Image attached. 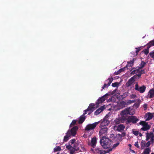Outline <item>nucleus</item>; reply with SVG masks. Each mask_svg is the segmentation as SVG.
<instances>
[{
  "label": "nucleus",
  "mask_w": 154,
  "mask_h": 154,
  "mask_svg": "<svg viewBox=\"0 0 154 154\" xmlns=\"http://www.w3.org/2000/svg\"><path fill=\"white\" fill-rule=\"evenodd\" d=\"M154 113L148 112V117L146 119V120H149L151 119L152 117H154Z\"/></svg>",
  "instance_id": "24"
},
{
  "label": "nucleus",
  "mask_w": 154,
  "mask_h": 154,
  "mask_svg": "<svg viewBox=\"0 0 154 154\" xmlns=\"http://www.w3.org/2000/svg\"><path fill=\"white\" fill-rule=\"evenodd\" d=\"M78 129L77 126H75L72 128L71 130H69L66 133V135L64 137L63 141L67 142L69 138L71 136H75L76 134V131Z\"/></svg>",
  "instance_id": "2"
},
{
  "label": "nucleus",
  "mask_w": 154,
  "mask_h": 154,
  "mask_svg": "<svg viewBox=\"0 0 154 154\" xmlns=\"http://www.w3.org/2000/svg\"><path fill=\"white\" fill-rule=\"evenodd\" d=\"M136 100H128L127 102H125L124 101H122L121 102L120 104L122 105H129L130 104L132 103H134L135 102Z\"/></svg>",
  "instance_id": "19"
},
{
  "label": "nucleus",
  "mask_w": 154,
  "mask_h": 154,
  "mask_svg": "<svg viewBox=\"0 0 154 154\" xmlns=\"http://www.w3.org/2000/svg\"><path fill=\"white\" fill-rule=\"evenodd\" d=\"M109 95V94L107 93L101 97L97 101L96 103V104L98 105L100 103H101L104 102L107 99V98L106 97Z\"/></svg>",
  "instance_id": "11"
},
{
  "label": "nucleus",
  "mask_w": 154,
  "mask_h": 154,
  "mask_svg": "<svg viewBox=\"0 0 154 154\" xmlns=\"http://www.w3.org/2000/svg\"><path fill=\"white\" fill-rule=\"evenodd\" d=\"M61 150V148L59 146H57L54 148V151L55 152L59 151Z\"/></svg>",
  "instance_id": "33"
},
{
  "label": "nucleus",
  "mask_w": 154,
  "mask_h": 154,
  "mask_svg": "<svg viewBox=\"0 0 154 154\" xmlns=\"http://www.w3.org/2000/svg\"><path fill=\"white\" fill-rule=\"evenodd\" d=\"M133 133L136 136H137L139 134V132L138 131H133Z\"/></svg>",
  "instance_id": "43"
},
{
  "label": "nucleus",
  "mask_w": 154,
  "mask_h": 154,
  "mask_svg": "<svg viewBox=\"0 0 154 154\" xmlns=\"http://www.w3.org/2000/svg\"><path fill=\"white\" fill-rule=\"evenodd\" d=\"M138 74L136 75L135 76V78H136V76H138L139 78H140L141 77V75H142L139 72H138Z\"/></svg>",
  "instance_id": "47"
},
{
  "label": "nucleus",
  "mask_w": 154,
  "mask_h": 154,
  "mask_svg": "<svg viewBox=\"0 0 154 154\" xmlns=\"http://www.w3.org/2000/svg\"><path fill=\"white\" fill-rule=\"evenodd\" d=\"M134 145L138 148L139 147V146H138V142H136L135 143Z\"/></svg>",
  "instance_id": "46"
},
{
  "label": "nucleus",
  "mask_w": 154,
  "mask_h": 154,
  "mask_svg": "<svg viewBox=\"0 0 154 154\" xmlns=\"http://www.w3.org/2000/svg\"><path fill=\"white\" fill-rule=\"evenodd\" d=\"M125 128V125L123 124H120L117 127L116 130L118 131L122 132Z\"/></svg>",
  "instance_id": "15"
},
{
  "label": "nucleus",
  "mask_w": 154,
  "mask_h": 154,
  "mask_svg": "<svg viewBox=\"0 0 154 154\" xmlns=\"http://www.w3.org/2000/svg\"><path fill=\"white\" fill-rule=\"evenodd\" d=\"M150 125H148V123H147L143 126V127L141 128L140 130L143 131H147L150 128Z\"/></svg>",
  "instance_id": "21"
},
{
  "label": "nucleus",
  "mask_w": 154,
  "mask_h": 154,
  "mask_svg": "<svg viewBox=\"0 0 154 154\" xmlns=\"http://www.w3.org/2000/svg\"><path fill=\"white\" fill-rule=\"evenodd\" d=\"M143 107L145 109H146L147 108V105L146 104H145L143 105Z\"/></svg>",
  "instance_id": "50"
},
{
  "label": "nucleus",
  "mask_w": 154,
  "mask_h": 154,
  "mask_svg": "<svg viewBox=\"0 0 154 154\" xmlns=\"http://www.w3.org/2000/svg\"><path fill=\"white\" fill-rule=\"evenodd\" d=\"M146 71V69H143V70H141L140 71V69H139V71L138 72H139L141 74H144L145 73V71Z\"/></svg>",
  "instance_id": "40"
},
{
  "label": "nucleus",
  "mask_w": 154,
  "mask_h": 154,
  "mask_svg": "<svg viewBox=\"0 0 154 154\" xmlns=\"http://www.w3.org/2000/svg\"><path fill=\"white\" fill-rule=\"evenodd\" d=\"M82 149H80L79 151L81 152L84 151L85 150L84 147L83 146H81Z\"/></svg>",
  "instance_id": "49"
},
{
  "label": "nucleus",
  "mask_w": 154,
  "mask_h": 154,
  "mask_svg": "<svg viewBox=\"0 0 154 154\" xmlns=\"http://www.w3.org/2000/svg\"><path fill=\"white\" fill-rule=\"evenodd\" d=\"M150 151L151 149L149 148H147L144 150L142 154H149Z\"/></svg>",
  "instance_id": "27"
},
{
  "label": "nucleus",
  "mask_w": 154,
  "mask_h": 154,
  "mask_svg": "<svg viewBox=\"0 0 154 154\" xmlns=\"http://www.w3.org/2000/svg\"><path fill=\"white\" fill-rule=\"evenodd\" d=\"M70 151V154H73L75 151H76L73 147L72 146L71 149L69 150Z\"/></svg>",
  "instance_id": "30"
},
{
  "label": "nucleus",
  "mask_w": 154,
  "mask_h": 154,
  "mask_svg": "<svg viewBox=\"0 0 154 154\" xmlns=\"http://www.w3.org/2000/svg\"><path fill=\"white\" fill-rule=\"evenodd\" d=\"M130 145H131L130 144H129V146H130Z\"/></svg>",
  "instance_id": "58"
},
{
  "label": "nucleus",
  "mask_w": 154,
  "mask_h": 154,
  "mask_svg": "<svg viewBox=\"0 0 154 154\" xmlns=\"http://www.w3.org/2000/svg\"><path fill=\"white\" fill-rule=\"evenodd\" d=\"M148 95L150 98H152L154 96V90L153 89H151L149 92Z\"/></svg>",
  "instance_id": "23"
},
{
  "label": "nucleus",
  "mask_w": 154,
  "mask_h": 154,
  "mask_svg": "<svg viewBox=\"0 0 154 154\" xmlns=\"http://www.w3.org/2000/svg\"><path fill=\"white\" fill-rule=\"evenodd\" d=\"M112 85L113 87H118L119 85V83L118 82H115L112 83Z\"/></svg>",
  "instance_id": "32"
},
{
  "label": "nucleus",
  "mask_w": 154,
  "mask_h": 154,
  "mask_svg": "<svg viewBox=\"0 0 154 154\" xmlns=\"http://www.w3.org/2000/svg\"><path fill=\"white\" fill-rule=\"evenodd\" d=\"M149 48L147 47V48L143 50V52L146 55H147L149 53Z\"/></svg>",
  "instance_id": "31"
},
{
  "label": "nucleus",
  "mask_w": 154,
  "mask_h": 154,
  "mask_svg": "<svg viewBox=\"0 0 154 154\" xmlns=\"http://www.w3.org/2000/svg\"><path fill=\"white\" fill-rule=\"evenodd\" d=\"M125 68L126 67H124V68L120 69L117 72H115V75H117L118 74H119L122 72L124 71L125 70Z\"/></svg>",
  "instance_id": "28"
},
{
  "label": "nucleus",
  "mask_w": 154,
  "mask_h": 154,
  "mask_svg": "<svg viewBox=\"0 0 154 154\" xmlns=\"http://www.w3.org/2000/svg\"><path fill=\"white\" fill-rule=\"evenodd\" d=\"M95 105L93 103L90 104L87 109L85 110V112H86L88 111H92L93 112L94 110Z\"/></svg>",
  "instance_id": "16"
},
{
  "label": "nucleus",
  "mask_w": 154,
  "mask_h": 154,
  "mask_svg": "<svg viewBox=\"0 0 154 154\" xmlns=\"http://www.w3.org/2000/svg\"><path fill=\"white\" fill-rule=\"evenodd\" d=\"M79 143V141L78 140L75 142L73 145V147L75 149H76V150L78 151L79 150V148L78 147V146Z\"/></svg>",
  "instance_id": "22"
},
{
  "label": "nucleus",
  "mask_w": 154,
  "mask_h": 154,
  "mask_svg": "<svg viewBox=\"0 0 154 154\" xmlns=\"http://www.w3.org/2000/svg\"><path fill=\"white\" fill-rule=\"evenodd\" d=\"M142 48V47H140L138 48H136V49H137L136 51V55H137L139 51L141 50Z\"/></svg>",
  "instance_id": "37"
},
{
  "label": "nucleus",
  "mask_w": 154,
  "mask_h": 154,
  "mask_svg": "<svg viewBox=\"0 0 154 154\" xmlns=\"http://www.w3.org/2000/svg\"><path fill=\"white\" fill-rule=\"evenodd\" d=\"M75 141V139H72L69 142V143L70 145H72L73 144H74Z\"/></svg>",
  "instance_id": "38"
},
{
  "label": "nucleus",
  "mask_w": 154,
  "mask_h": 154,
  "mask_svg": "<svg viewBox=\"0 0 154 154\" xmlns=\"http://www.w3.org/2000/svg\"><path fill=\"white\" fill-rule=\"evenodd\" d=\"M88 112H89L88 113V115H90L93 112L92 111H88Z\"/></svg>",
  "instance_id": "53"
},
{
  "label": "nucleus",
  "mask_w": 154,
  "mask_h": 154,
  "mask_svg": "<svg viewBox=\"0 0 154 154\" xmlns=\"http://www.w3.org/2000/svg\"><path fill=\"white\" fill-rule=\"evenodd\" d=\"M126 120L123 118L122 116L116 118L114 121V123L116 124H119L120 123H123L126 122Z\"/></svg>",
  "instance_id": "10"
},
{
  "label": "nucleus",
  "mask_w": 154,
  "mask_h": 154,
  "mask_svg": "<svg viewBox=\"0 0 154 154\" xmlns=\"http://www.w3.org/2000/svg\"><path fill=\"white\" fill-rule=\"evenodd\" d=\"M100 143L103 148L109 149L106 150V152H109L112 150V147L113 145V142L109 138L102 137L100 139Z\"/></svg>",
  "instance_id": "1"
},
{
  "label": "nucleus",
  "mask_w": 154,
  "mask_h": 154,
  "mask_svg": "<svg viewBox=\"0 0 154 154\" xmlns=\"http://www.w3.org/2000/svg\"><path fill=\"white\" fill-rule=\"evenodd\" d=\"M100 124L99 127L100 128H103L106 127L108 126L110 122L107 118H106V116L103 120L99 121Z\"/></svg>",
  "instance_id": "6"
},
{
  "label": "nucleus",
  "mask_w": 154,
  "mask_h": 154,
  "mask_svg": "<svg viewBox=\"0 0 154 154\" xmlns=\"http://www.w3.org/2000/svg\"><path fill=\"white\" fill-rule=\"evenodd\" d=\"M151 154H154V153H151Z\"/></svg>",
  "instance_id": "56"
},
{
  "label": "nucleus",
  "mask_w": 154,
  "mask_h": 154,
  "mask_svg": "<svg viewBox=\"0 0 154 154\" xmlns=\"http://www.w3.org/2000/svg\"><path fill=\"white\" fill-rule=\"evenodd\" d=\"M149 48L152 46H154V39L149 42L146 45Z\"/></svg>",
  "instance_id": "26"
},
{
  "label": "nucleus",
  "mask_w": 154,
  "mask_h": 154,
  "mask_svg": "<svg viewBox=\"0 0 154 154\" xmlns=\"http://www.w3.org/2000/svg\"><path fill=\"white\" fill-rule=\"evenodd\" d=\"M152 52H154V51H152Z\"/></svg>",
  "instance_id": "57"
},
{
  "label": "nucleus",
  "mask_w": 154,
  "mask_h": 154,
  "mask_svg": "<svg viewBox=\"0 0 154 154\" xmlns=\"http://www.w3.org/2000/svg\"><path fill=\"white\" fill-rule=\"evenodd\" d=\"M95 153L97 154H105L106 151L104 150L101 148L97 147L95 149Z\"/></svg>",
  "instance_id": "13"
},
{
  "label": "nucleus",
  "mask_w": 154,
  "mask_h": 154,
  "mask_svg": "<svg viewBox=\"0 0 154 154\" xmlns=\"http://www.w3.org/2000/svg\"><path fill=\"white\" fill-rule=\"evenodd\" d=\"M130 107H127L125 109L122 111L120 113V115L121 116L125 119L126 120L128 117V115H131L130 112Z\"/></svg>",
  "instance_id": "4"
},
{
  "label": "nucleus",
  "mask_w": 154,
  "mask_h": 154,
  "mask_svg": "<svg viewBox=\"0 0 154 154\" xmlns=\"http://www.w3.org/2000/svg\"><path fill=\"white\" fill-rule=\"evenodd\" d=\"M125 135V133H123L122 134V136H124Z\"/></svg>",
  "instance_id": "54"
},
{
  "label": "nucleus",
  "mask_w": 154,
  "mask_h": 154,
  "mask_svg": "<svg viewBox=\"0 0 154 154\" xmlns=\"http://www.w3.org/2000/svg\"><path fill=\"white\" fill-rule=\"evenodd\" d=\"M119 144V143H117L116 144H115L113 146V147H115L117 146Z\"/></svg>",
  "instance_id": "48"
},
{
  "label": "nucleus",
  "mask_w": 154,
  "mask_h": 154,
  "mask_svg": "<svg viewBox=\"0 0 154 154\" xmlns=\"http://www.w3.org/2000/svg\"><path fill=\"white\" fill-rule=\"evenodd\" d=\"M86 114V112H84L83 113V114L80 117L79 120L78 122V123L79 124L82 123L86 119V117L85 116V115Z\"/></svg>",
  "instance_id": "17"
},
{
  "label": "nucleus",
  "mask_w": 154,
  "mask_h": 154,
  "mask_svg": "<svg viewBox=\"0 0 154 154\" xmlns=\"http://www.w3.org/2000/svg\"><path fill=\"white\" fill-rule=\"evenodd\" d=\"M137 97L136 95L132 94L130 95V97L131 99H134Z\"/></svg>",
  "instance_id": "44"
},
{
  "label": "nucleus",
  "mask_w": 154,
  "mask_h": 154,
  "mask_svg": "<svg viewBox=\"0 0 154 154\" xmlns=\"http://www.w3.org/2000/svg\"><path fill=\"white\" fill-rule=\"evenodd\" d=\"M146 64V63L143 61H142L141 63L140 64L139 66L138 69H141L144 67Z\"/></svg>",
  "instance_id": "25"
},
{
  "label": "nucleus",
  "mask_w": 154,
  "mask_h": 154,
  "mask_svg": "<svg viewBox=\"0 0 154 154\" xmlns=\"http://www.w3.org/2000/svg\"><path fill=\"white\" fill-rule=\"evenodd\" d=\"M134 105L136 107V108L138 107L139 104L138 103H135L134 104Z\"/></svg>",
  "instance_id": "51"
},
{
  "label": "nucleus",
  "mask_w": 154,
  "mask_h": 154,
  "mask_svg": "<svg viewBox=\"0 0 154 154\" xmlns=\"http://www.w3.org/2000/svg\"><path fill=\"white\" fill-rule=\"evenodd\" d=\"M146 89V87L145 85L139 87L137 83L135 85V89L136 91H138L140 93H143L144 92Z\"/></svg>",
  "instance_id": "9"
},
{
  "label": "nucleus",
  "mask_w": 154,
  "mask_h": 154,
  "mask_svg": "<svg viewBox=\"0 0 154 154\" xmlns=\"http://www.w3.org/2000/svg\"><path fill=\"white\" fill-rule=\"evenodd\" d=\"M76 120H73L70 125V127H72V126L75 125L76 124Z\"/></svg>",
  "instance_id": "34"
},
{
  "label": "nucleus",
  "mask_w": 154,
  "mask_h": 154,
  "mask_svg": "<svg viewBox=\"0 0 154 154\" xmlns=\"http://www.w3.org/2000/svg\"><path fill=\"white\" fill-rule=\"evenodd\" d=\"M139 71V69H137L134 70L133 71L131 72V74L134 75L136 73L138 72Z\"/></svg>",
  "instance_id": "39"
},
{
  "label": "nucleus",
  "mask_w": 154,
  "mask_h": 154,
  "mask_svg": "<svg viewBox=\"0 0 154 154\" xmlns=\"http://www.w3.org/2000/svg\"><path fill=\"white\" fill-rule=\"evenodd\" d=\"M151 143V141H148L147 143H146V144H145L146 146V147H148L150 146Z\"/></svg>",
  "instance_id": "42"
},
{
  "label": "nucleus",
  "mask_w": 154,
  "mask_h": 154,
  "mask_svg": "<svg viewBox=\"0 0 154 154\" xmlns=\"http://www.w3.org/2000/svg\"><path fill=\"white\" fill-rule=\"evenodd\" d=\"M97 139L96 137H93L91 140V145L93 148H94L96 145V144L97 143Z\"/></svg>",
  "instance_id": "18"
},
{
  "label": "nucleus",
  "mask_w": 154,
  "mask_h": 154,
  "mask_svg": "<svg viewBox=\"0 0 154 154\" xmlns=\"http://www.w3.org/2000/svg\"><path fill=\"white\" fill-rule=\"evenodd\" d=\"M149 55L151 57L153 58L154 60V52H151L149 53Z\"/></svg>",
  "instance_id": "41"
},
{
  "label": "nucleus",
  "mask_w": 154,
  "mask_h": 154,
  "mask_svg": "<svg viewBox=\"0 0 154 154\" xmlns=\"http://www.w3.org/2000/svg\"><path fill=\"white\" fill-rule=\"evenodd\" d=\"M147 123V122H146L145 121H140L139 123V124L140 125H142L143 126L145 125Z\"/></svg>",
  "instance_id": "36"
},
{
  "label": "nucleus",
  "mask_w": 154,
  "mask_h": 154,
  "mask_svg": "<svg viewBox=\"0 0 154 154\" xmlns=\"http://www.w3.org/2000/svg\"><path fill=\"white\" fill-rule=\"evenodd\" d=\"M105 109L104 106H102L100 108L97 109L94 112L95 115H97L102 112Z\"/></svg>",
  "instance_id": "20"
},
{
  "label": "nucleus",
  "mask_w": 154,
  "mask_h": 154,
  "mask_svg": "<svg viewBox=\"0 0 154 154\" xmlns=\"http://www.w3.org/2000/svg\"><path fill=\"white\" fill-rule=\"evenodd\" d=\"M153 132L147 133L146 134V140H149L151 138V141L152 143L154 142V129H153Z\"/></svg>",
  "instance_id": "7"
},
{
  "label": "nucleus",
  "mask_w": 154,
  "mask_h": 154,
  "mask_svg": "<svg viewBox=\"0 0 154 154\" xmlns=\"http://www.w3.org/2000/svg\"><path fill=\"white\" fill-rule=\"evenodd\" d=\"M141 148L142 149H143L145 147H146L145 144H146V143L145 142V141H142L141 143Z\"/></svg>",
  "instance_id": "35"
},
{
  "label": "nucleus",
  "mask_w": 154,
  "mask_h": 154,
  "mask_svg": "<svg viewBox=\"0 0 154 154\" xmlns=\"http://www.w3.org/2000/svg\"><path fill=\"white\" fill-rule=\"evenodd\" d=\"M66 148L68 149L69 150L70 149H71V147L72 146L70 145H66Z\"/></svg>",
  "instance_id": "45"
},
{
  "label": "nucleus",
  "mask_w": 154,
  "mask_h": 154,
  "mask_svg": "<svg viewBox=\"0 0 154 154\" xmlns=\"http://www.w3.org/2000/svg\"><path fill=\"white\" fill-rule=\"evenodd\" d=\"M113 80V78L112 77L109 78L107 80H106V82H107V84L105 83L104 84L103 86L102 87V89L101 91H102L103 89H104L105 88L108 87L110 85Z\"/></svg>",
  "instance_id": "12"
},
{
  "label": "nucleus",
  "mask_w": 154,
  "mask_h": 154,
  "mask_svg": "<svg viewBox=\"0 0 154 154\" xmlns=\"http://www.w3.org/2000/svg\"><path fill=\"white\" fill-rule=\"evenodd\" d=\"M134 59H133L132 60H130L129 62H128V64L126 66L127 67L128 66H131L134 63Z\"/></svg>",
  "instance_id": "29"
},
{
  "label": "nucleus",
  "mask_w": 154,
  "mask_h": 154,
  "mask_svg": "<svg viewBox=\"0 0 154 154\" xmlns=\"http://www.w3.org/2000/svg\"><path fill=\"white\" fill-rule=\"evenodd\" d=\"M136 75H134L132 77L129 79L126 84V86L127 87H129L131 86L132 84L134 81V79H136L135 76Z\"/></svg>",
  "instance_id": "14"
},
{
  "label": "nucleus",
  "mask_w": 154,
  "mask_h": 154,
  "mask_svg": "<svg viewBox=\"0 0 154 154\" xmlns=\"http://www.w3.org/2000/svg\"><path fill=\"white\" fill-rule=\"evenodd\" d=\"M140 136L141 137L142 135V134L141 133H140L139 134Z\"/></svg>",
  "instance_id": "55"
},
{
  "label": "nucleus",
  "mask_w": 154,
  "mask_h": 154,
  "mask_svg": "<svg viewBox=\"0 0 154 154\" xmlns=\"http://www.w3.org/2000/svg\"><path fill=\"white\" fill-rule=\"evenodd\" d=\"M82 154L81 153V154Z\"/></svg>",
  "instance_id": "60"
},
{
  "label": "nucleus",
  "mask_w": 154,
  "mask_h": 154,
  "mask_svg": "<svg viewBox=\"0 0 154 154\" xmlns=\"http://www.w3.org/2000/svg\"><path fill=\"white\" fill-rule=\"evenodd\" d=\"M91 150L94 153H95V150H94V149L91 148Z\"/></svg>",
  "instance_id": "52"
},
{
  "label": "nucleus",
  "mask_w": 154,
  "mask_h": 154,
  "mask_svg": "<svg viewBox=\"0 0 154 154\" xmlns=\"http://www.w3.org/2000/svg\"><path fill=\"white\" fill-rule=\"evenodd\" d=\"M100 122H96L92 124L88 125L86 127L85 130L86 131H89L94 130L96 126L99 124Z\"/></svg>",
  "instance_id": "5"
},
{
  "label": "nucleus",
  "mask_w": 154,
  "mask_h": 154,
  "mask_svg": "<svg viewBox=\"0 0 154 154\" xmlns=\"http://www.w3.org/2000/svg\"><path fill=\"white\" fill-rule=\"evenodd\" d=\"M130 145H131L130 144H129V146H130Z\"/></svg>",
  "instance_id": "59"
},
{
  "label": "nucleus",
  "mask_w": 154,
  "mask_h": 154,
  "mask_svg": "<svg viewBox=\"0 0 154 154\" xmlns=\"http://www.w3.org/2000/svg\"><path fill=\"white\" fill-rule=\"evenodd\" d=\"M100 128H101L99 132L100 136L105 137V136L106 135L108 132V128L106 127Z\"/></svg>",
  "instance_id": "8"
},
{
  "label": "nucleus",
  "mask_w": 154,
  "mask_h": 154,
  "mask_svg": "<svg viewBox=\"0 0 154 154\" xmlns=\"http://www.w3.org/2000/svg\"><path fill=\"white\" fill-rule=\"evenodd\" d=\"M126 123L128 124L130 123H132L133 124H135L139 120V119L137 118L135 116H129L127 118Z\"/></svg>",
  "instance_id": "3"
}]
</instances>
